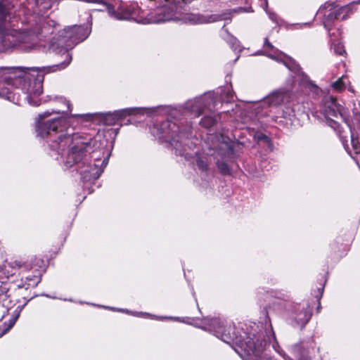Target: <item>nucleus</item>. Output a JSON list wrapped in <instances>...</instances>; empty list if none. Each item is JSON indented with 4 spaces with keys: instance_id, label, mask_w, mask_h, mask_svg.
Segmentation results:
<instances>
[{
    "instance_id": "nucleus-1",
    "label": "nucleus",
    "mask_w": 360,
    "mask_h": 360,
    "mask_svg": "<svg viewBox=\"0 0 360 360\" xmlns=\"http://www.w3.org/2000/svg\"><path fill=\"white\" fill-rule=\"evenodd\" d=\"M68 64L65 59L56 65L42 68H1L0 82L21 89L25 94V99L29 103H34L33 95L37 96L42 92V82L45 73H51L65 69Z\"/></svg>"
},
{
    "instance_id": "nucleus-2",
    "label": "nucleus",
    "mask_w": 360,
    "mask_h": 360,
    "mask_svg": "<svg viewBox=\"0 0 360 360\" xmlns=\"http://www.w3.org/2000/svg\"><path fill=\"white\" fill-rule=\"evenodd\" d=\"M71 111L72 109L69 104V127H72L75 128L86 122H98V124L104 125H114L128 116L139 113L141 109L129 108L115 110L112 112L86 114H72Z\"/></svg>"
},
{
    "instance_id": "nucleus-3",
    "label": "nucleus",
    "mask_w": 360,
    "mask_h": 360,
    "mask_svg": "<svg viewBox=\"0 0 360 360\" xmlns=\"http://www.w3.org/2000/svg\"><path fill=\"white\" fill-rule=\"evenodd\" d=\"M156 10L153 16L154 22H162L178 19L177 14L186 11V6L192 0H148Z\"/></svg>"
},
{
    "instance_id": "nucleus-4",
    "label": "nucleus",
    "mask_w": 360,
    "mask_h": 360,
    "mask_svg": "<svg viewBox=\"0 0 360 360\" xmlns=\"http://www.w3.org/2000/svg\"><path fill=\"white\" fill-rule=\"evenodd\" d=\"M202 323L205 325V330L213 333L217 338L232 347L239 336L234 325L225 323L219 318L205 317Z\"/></svg>"
},
{
    "instance_id": "nucleus-5",
    "label": "nucleus",
    "mask_w": 360,
    "mask_h": 360,
    "mask_svg": "<svg viewBox=\"0 0 360 360\" xmlns=\"http://www.w3.org/2000/svg\"><path fill=\"white\" fill-rule=\"evenodd\" d=\"M96 141L90 136H84L79 134H73L70 150H69V166L75 164L85 163L84 160L87 153L94 152L93 147Z\"/></svg>"
},
{
    "instance_id": "nucleus-6",
    "label": "nucleus",
    "mask_w": 360,
    "mask_h": 360,
    "mask_svg": "<svg viewBox=\"0 0 360 360\" xmlns=\"http://www.w3.org/2000/svg\"><path fill=\"white\" fill-rule=\"evenodd\" d=\"M103 8L97 9L99 11H106L110 16L117 20H134L141 22L143 20L141 15L143 11L136 4H120L117 9L105 0L101 3Z\"/></svg>"
},
{
    "instance_id": "nucleus-7",
    "label": "nucleus",
    "mask_w": 360,
    "mask_h": 360,
    "mask_svg": "<svg viewBox=\"0 0 360 360\" xmlns=\"http://www.w3.org/2000/svg\"><path fill=\"white\" fill-rule=\"evenodd\" d=\"M319 13L323 14V27L329 28L335 27L337 22L346 20L349 15L350 9L347 6L326 3L320 8Z\"/></svg>"
},
{
    "instance_id": "nucleus-8",
    "label": "nucleus",
    "mask_w": 360,
    "mask_h": 360,
    "mask_svg": "<svg viewBox=\"0 0 360 360\" xmlns=\"http://www.w3.org/2000/svg\"><path fill=\"white\" fill-rule=\"evenodd\" d=\"M59 113L60 111L53 110L52 113ZM51 112H45L39 115V120L37 122V132L38 136L44 138L49 135L51 131H56L59 128L66 129L68 117L66 113L51 120L45 121V118L51 115Z\"/></svg>"
},
{
    "instance_id": "nucleus-9",
    "label": "nucleus",
    "mask_w": 360,
    "mask_h": 360,
    "mask_svg": "<svg viewBox=\"0 0 360 360\" xmlns=\"http://www.w3.org/2000/svg\"><path fill=\"white\" fill-rule=\"evenodd\" d=\"M347 124L350 129L351 143L355 154L360 155V101L352 109V117L347 121Z\"/></svg>"
},
{
    "instance_id": "nucleus-10",
    "label": "nucleus",
    "mask_w": 360,
    "mask_h": 360,
    "mask_svg": "<svg viewBox=\"0 0 360 360\" xmlns=\"http://www.w3.org/2000/svg\"><path fill=\"white\" fill-rule=\"evenodd\" d=\"M91 32V25L88 24L69 27V50L87 39Z\"/></svg>"
},
{
    "instance_id": "nucleus-11",
    "label": "nucleus",
    "mask_w": 360,
    "mask_h": 360,
    "mask_svg": "<svg viewBox=\"0 0 360 360\" xmlns=\"http://www.w3.org/2000/svg\"><path fill=\"white\" fill-rule=\"evenodd\" d=\"M255 335H253V337H251L245 332H243V335H239L234 345L238 347L245 355L254 354L257 351L258 342V340L255 341Z\"/></svg>"
},
{
    "instance_id": "nucleus-12",
    "label": "nucleus",
    "mask_w": 360,
    "mask_h": 360,
    "mask_svg": "<svg viewBox=\"0 0 360 360\" xmlns=\"http://www.w3.org/2000/svg\"><path fill=\"white\" fill-rule=\"evenodd\" d=\"M289 351L290 354L296 360H310V348L309 343L305 341H300L298 343L292 345Z\"/></svg>"
},
{
    "instance_id": "nucleus-13",
    "label": "nucleus",
    "mask_w": 360,
    "mask_h": 360,
    "mask_svg": "<svg viewBox=\"0 0 360 360\" xmlns=\"http://www.w3.org/2000/svg\"><path fill=\"white\" fill-rule=\"evenodd\" d=\"M62 134L57 135L50 143V148L56 150L61 158L68 156V133L61 129Z\"/></svg>"
},
{
    "instance_id": "nucleus-14",
    "label": "nucleus",
    "mask_w": 360,
    "mask_h": 360,
    "mask_svg": "<svg viewBox=\"0 0 360 360\" xmlns=\"http://www.w3.org/2000/svg\"><path fill=\"white\" fill-rule=\"evenodd\" d=\"M311 316V309L309 305H307L306 307H302L299 312L296 313L295 321L297 325L303 328L309 321Z\"/></svg>"
},
{
    "instance_id": "nucleus-15",
    "label": "nucleus",
    "mask_w": 360,
    "mask_h": 360,
    "mask_svg": "<svg viewBox=\"0 0 360 360\" xmlns=\"http://www.w3.org/2000/svg\"><path fill=\"white\" fill-rule=\"evenodd\" d=\"M14 31L6 32L1 37V43L4 50L14 47L18 44L19 40L13 34Z\"/></svg>"
},
{
    "instance_id": "nucleus-16",
    "label": "nucleus",
    "mask_w": 360,
    "mask_h": 360,
    "mask_svg": "<svg viewBox=\"0 0 360 360\" xmlns=\"http://www.w3.org/2000/svg\"><path fill=\"white\" fill-rule=\"evenodd\" d=\"M68 39L64 37L61 39H54L51 44V49L58 53L65 55L68 53Z\"/></svg>"
},
{
    "instance_id": "nucleus-17",
    "label": "nucleus",
    "mask_w": 360,
    "mask_h": 360,
    "mask_svg": "<svg viewBox=\"0 0 360 360\" xmlns=\"http://www.w3.org/2000/svg\"><path fill=\"white\" fill-rule=\"evenodd\" d=\"M342 239L338 237L333 243L330 244V248L335 254L338 253V256L342 257L345 255L349 250L347 244L341 243Z\"/></svg>"
},
{
    "instance_id": "nucleus-18",
    "label": "nucleus",
    "mask_w": 360,
    "mask_h": 360,
    "mask_svg": "<svg viewBox=\"0 0 360 360\" xmlns=\"http://www.w3.org/2000/svg\"><path fill=\"white\" fill-rule=\"evenodd\" d=\"M220 115L219 114H212V115H205L200 121L199 124L207 129H209L217 124L218 120L220 119Z\"/></svg>"
},
{
    "instance_id": "nucleus-19",
    "label": "nucleus",
    "mask_w": 360,
    "mask_h": 360,
    "mask_svg": "<svg viewBox=\"0 0 360 360\" xmlns=\"http://www.w3.org/2000/svg\"><path fill=\"white\" fill-rule=\"evenodd\" d=\"M10 8L3 0H0V28L2 29L4 24L10 18Z\"/></svg>"
},
{
    "instance_id": "nucleus-20",
    "label": "nucleus",
    "mask_w": 360,
    "mask_h": 360,
    "mask_svg": "<svg viewBox=\"0 0 360 360\" xmlns=\"http://www.w3.org/2000/svg\"><path fill=\"white\" fill-rule=\"evenodd\" d=\"M328 123L330 127H332L335 131H336L338 132V136H339L341 141L342 142V143L344 145H345V144L347 145V136L343 135L344 131L340 129V124L331 118L328 119ZM344 147L345 148H348V146H344Z\"/></svg>"
},
{
    "instance_id": "nucleus-21",
    "label": "nucleus",
    "mask_w": 360,
    "mask_h": 360,
    "mask_svg": "<svg viewBox=\"0 0 360 360\" xmlns=\"http://www.w3.org/2000/svg\"><path fill=\"white\" fill-rule=\"evenodd\" d=\"M226 13L222 14H212L208 16H202V19L200 20L201 23H210V22H214L220 20H224L226 19H230L231 18L226 17Z\"/></svg>"
},
{
    "instance_id": "nucleus-22",
    "label": "nucleus",
    "mask_w": 360,
    "mask_h": 360,
    "mask_svg": "<svg viewBox=\"0 0 360 360\" xmlns=\"http://www.w3.org/2000/svg\"><path fill=\"white\" fill-rule=\"evenodd\" d=\"M95 167L96 168L94 169L96 170V172L95 173H92L91 174V169H85L84 171V174H90V176L87 179V174H85L84 176H83V180L84 181H91V182H94L96 181L101 176V173L103 172V169H98L97 168L98 165L95 164Z\"/></svg>"
},
{
    "instance_id": "nucleus-23",
    "label": "nucleus",
    "mask_w": 360,
    "mask_h": 360,
    "mask_svg": "<svg viewBox=\"0 0 360 360\" xmlns=\"http://www.w3.org/2000/svg\"><path fill=\"white\" fill-rule=\"evenodd\" d=\"M217 168L222 175L231 174V170L228 164L223 160H217L216 162Z\"/></svg>"
},
{
    "instance_id": "nucleus-24",
    "label": "nucleus",
    "mask_w": 360,
    "mask_h": 360,
    "mask_svg": "<svg viewBox=\"0 0 360 360\" xmlns=\"http://www.w3.org/2000/svg\"><path fill=\"white\" fill-rule=\"evenodd\" d=\"M333 46V51L338 56H345L347 55L346 50L345 49L344 45L339 41L332 42Z\"/></svg>"
},
{
    "instance_id": "nucleus-25",
    "label": "nucleus",
    "mask_w": 360,
    "mask_h": 360,
    "mask_svg": "<svg viewBox=\"0 0 360 360\" xmlns=\"http://www.w3.org/2000/svg\"><path fill=\"white\" fill-rule=\"evenodd\" d=\"M326 29L328 30L330 41L335 42L336 39H338L341 34L340 30L339 28H335V27H330L329 28Z\"/></svg>"
},
{
    "instance_id": "nucleus-26",
    "label": "nucleus",
    "mask_w": 360,
    "mask_h": 360,
    "mask_svg": "<svg viewBox=\"0 0 360 360\" xmlns=\"http://www.w3.org/2000/svg\"><path fill=\"white\" fill-rule=\"evenodd\" d=\"M331 86L338 92H341L345 89V84L342 77L334 82Z\"/></svg>"
},
{
    "instance_id": "nucleus-27",
    "label": "nucleus",
    "mask_w": 360,
    "mask_h": 360,
    "mask_svg": "<svg viewBox=\"0 0 360 360\" xmlns=\"http://www.w3.org/2000/svg\"><path fill=\"white\" fill-rule=\"evenodd\" d=\"M324 283L323 285H321V287L318 288V290H317V294L315 295V297L316 298V300L318 302V306H317V308H316V310H317V313H319L320 311V309L321 308V299L323 296V291H324Z\"/></svg>"
},
{
    "instance_id": "nucleus-28",
    "label": "nucleus",
    "mask_w": 360,
    "mask_h": 360,
    "mask_svg": "<svg viewBox=\"0 0 360 360\" xmlns=\"http://www.w3.org/2000/svg\"><path fill=\"white\" fill-rule=\"evenodd\" d=\"M11 287V284L6 281H0V296L6 295Z\"/></svg>"
},
{
    "instance_id": "nucleus-29",
    "label": "nucleus",
    "mask_w": 360,
    "mask_h": 360,
    "mask_svg": "<svg viewBox=\"0 0 360 360\" xmlns=\"http://www.w3.org/2000/svg\"><path fill=\"white\" fill-rule=\"evenodd\" d=\"M196 165L198 168L202 172H207L209 169L208 164L202 158H198L196 160Z\"/></svg>"
},
{
    "instance_id": "nucleus-30",
    "label": "nucleus",
    "mask_w": 360,
    "mask_h": 360,
    "mask_svg": "<svg viewBox=\"0 0 360 360\" xmlns=\"http://www.w3.org/2000/svg\"><path fill=\"white\" fill-rule=\"evenodd\" d=\"M222 30L226 33V37H224V40L232 44H234L237 41L236 38L229 33L228 28L226 27V25H224Z\"/></svg>"
},
{
    "instance_id": "nucleus-31",
    "label": "nucleus",
    "mask_w": 360,
    "mask_h": 360,
    "mask_svg": "<svg viewBox=\"0 0 360 360\" xmlns=\"http://www.w3.org/2000/svg\"><path fill=\"white\" fill-rule=\"evenodd\" d=\"M264 49L266 50V51H273L274 49V46L272 45V44L269 41L268 37H266L265 39H264Z\"/></svg>"
},
{
    "instance_id": "nucleus-32",
    "label": "nucleus",
    "mask_w": 360,
    "mask_h": 360,
    "mask_svg": "<svg viewBox=\"0 0 360 360\" xmlns=\"http://www.w3.org/2000/svg\"><path fill=\"white\" fill-rule=\"evenodd\" d=\"M8 266L12 269H20L22 266V263L18 260L11 261L8 263Z\"/></svg>"
},
{
    "instance_id": "nucleus-33",
    "label": "nucleus",
    "mask_w": 360,
    "mask_h": 360,
    "mask_svg": "<svg viewBox=\"0 0 360 360\" xmlns=\"http://www.w3.org/2000/svg\"><path fill=\"white\" fill-rule=\"evenodd\" d=\"M326 112L327 116H328V117L332 116V117H337L338 115L340 114V112L338 110H335V109H332L330 108H328V109H326Z\"/></svg>"
},
{
    "instance_id": "nucleus-34",
    "label": "nucleus",
    "mask_w": 360,
    "mask_h": 360,
    "mask_svg": "<svg viewBox=\"0 0 360 360\" xmlns=\"http://www.w3.org/2000/svg\"><path fill=\"white\" fill-rule=\"evenodd\" d=\"M187 321H184V322L189 323V324H193L195 323L197 319H195L194 318H189L187 317Z\"/></svg>"
},
{
    "instance_id": "nucleus-35",
    "label": "nucleus",
    "mask_w": 360,
    "mask_h": 360,
    "mask_svg": "<svg viewBox=\"0 0 360 360\" xmlns=\"http://www.w3.org/2000/svg\"><path fill=\"white\" fill-rule=\"evenodd\" d=\"M6 97L7 99L11 100V93L8 91Z\"/></svg>"
},
{
    "instance_id": "nucleus-36",
    "label": "nucleus",
    "mask_w": 360,
    "mask_h": 360,
    "mask_svg": "<svg viewBox=\"0 0 360 360\" xmlns=\"http://www.w3.org/2000/svg\"><path fill=\"white\" fill-rule=\"evenodd\" d=\"M51 297V298H53V299H60V300H64V301H66V298L58 297H57V296H52V297Z\"/></svg>"
},
{
    "instance_id": "nucleus-37",
    "label": "nucleus",
    "mask_w": 360,
    "mask_h": 360,
    "mask_svg": "<svg viewBox=\"0 0 360 360\" xmlns=\"http://www.w3.org/2000/svg\"><path fill=\"white\" fill-rule=\"evenodd\" d=\"M35 279H36L35 283L37 284L39 282V278L38 277H36Z\"/></svg>"
},
{
    "instance_id": "nucleus-38",
    "label": "nucleus",
    "mask_w": 360,
    "mask_h": 360,
    "mask_svg": "<svg viewBox=\"0 0 360 360\" xmlns=\"http://www.w3.org/2000/svg\"><path fill=\"white\" fill-rule=\"evenodd\" d=\"M71 60H72V57L69 56V60H68L69 64L70 63Z\"/></svg>"
},
{
    "instance_id": "nucleus-39",
    "label": "nucleus",
    "mask_w": 360,
    "mask_h": 360,
    "mask_svg": "<svg viewBox=\"0 0 360 360\" xmlns=\"http://www.w3.org/2000/svg\"><path fill=\"white\" fill-rule=\"evenodd\" d=\"M336 103V100L335 98H332V103Z\"/></svg>"
},
{
    "instance_id": "nucleus-40",
    "label": "nucleus",
    "mask_w": 360,
    "mask_h": 360,
    "mask_svg": "<svg viewBox=\"0 0 360 360\" xmlns=\"http://www.w3.org/2000/svg\"><path fill=\"white\" fill-rule=\"evenodd\" d=\"M0 96H4V92H0Z\"/></svg>"
},
{
    "instance_id": "nucleus-41",
    "label": "nucleus",
    "mask_w": 360,
    "mask_h": 360,
    "mask_svg": "<svg viewBox=\"0 0 360 360\" xmlns=\"http://www.w3.org/2000/svg\"><path fill=\"white\" fill-rule=\"evenodd\" d=\"M202 112L200 110L199 111V112L198 113V116H200V115H202Z\"/></svg>"
}]
</instances>
